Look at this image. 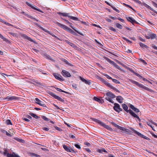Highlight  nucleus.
Segmentation results:
<instances>
[{
	"label": "nucleus",
	"instance_id": "45",
	"mask_svg": "<svg viewBox=\"0 0 157 157\" xmlns=\"http://www.w3.org/2000/svg\"><path fill=\"white\" fill-rule=\"evenodd\" d=\"M72 86L74 89L76 90L77 88V85L75 83H73L72 84Z\"/></svg>",
	"mask_w": 157,
	"mask_h": 157
},
{
	"label": "nucleus",
	"instance_id": "63",
	"mask_svg": "<svg viewBox=\"0 0 157 157\" xmlns=\"http://www.w3.org/2000/svg\"><path fill=\"white\" fill-rule=\"evenodd\" d=\"M80 78L81 80L83 82H85V81H86V80L84 78L80 77Z\"/></svg>",
	"mask_w": 157,
	"mask_h": 157
},
{
	"label": "nucleus",
	"instance_id": "46",
	"mask_svg": "<svg viewBox=\"0 0 157 157\" xmlns=\"http://www.w3.org/2000/svg\"><path fill=\"white\" fill-rule=\"evenodd\" d=\"M112 79L113 81L115 83H118V84L120 83V82L117 79Z\"/></svg>",
	"mask_w": 157,
	"mask_h": 157
},
{
	"label": "nucleus",
	"instance_id": "49",
	"mask_svg": "<svg viewBox=\"0 0 157 157\" xmlns=\"http://www.w3.org/2000/svg\"><path fill=\"white\" fill-rule=\"evenodd\" d=\"M6 123L8 125H9V124L12 125V123L11 122L10 120H6Z\"/></svg>",
	"mask_w": 157,
	"mask_h": 157
},
{
	"label": "nucleus",
	"instance_id": "59",
	"mask_svg": "<svg viewBox=\"0 0 157 157\" xmlns=\"http://www.w3.org/2000/svg\"><path fill=\"white\" fill-rule=\"evenodd\" d=\"M119 20L121 21V22L124 23V19H121V18L119 17L117 18Z\"/></svg>",
	"mask_w": 157,
	"mask_h": 157
},
{
	"label": "nucleus",
	"instance_id": "34",
	"mask_svg": "<svg viewBox=\"0 0 157 157\" xmlns=\"http://www.w3.org/2000/svg\"><path fill=\"white\" fill-rule=\"evenodd\" d=\"M131 71L135 75H136V76H138V77H139L140 78H142L143 77L141 76L140 75L138 74V73L135 72V71Z\"/></svg>",
	"mask_w": 157,
	"mask_h": 157
},
{
	"label": "nucleus",
	"instance_id": "4",
	"mask_svg": "<svg viewBox=\"0 0 157 157\" xmlns=\"http://www.w3.org/2000/svg\"><path fill=\"white\" fill-rule=\"evenodd\" d=\"M34 24L35 25H37V26H38V27H39L42 30H43L45 32H46L47 33H48L50 35H52V36L56 38L58 40H60V39L59 38H58V37H57L55 35L53 34V33H50V32L49 31H48V30L44 29L42 27H41V26H40V25H38L37 23H36V22H34Z\"/></svg>",
	"mask_w": 157,
	"mask_h": 157
},
{
	"label": "nucleus",
	"instance_id": "12",
	"mask_svg": "<svg viewBox=\"0 0 157 157\" xmlns=\"http://www.w3.org/2000/svg\"><path fill=\"white\" fill-rule=\"evenodd\" d=\"M126 18L128 21L131 22L132 24H133L134 23H135L136 24H138V23L131 17H126Z\"/></svg>",
	"mask_w": 157,
	"mask_h": 157
},
{
	"label": "nucleus",
	"instance_id": "62",
	"mask_svg": "<svg viewBox=\"0 0 157 157\" xmlns=\"http://www.w3.org/2000/svg\"><path fill=\"white\" fill-rule=\"evenodd\" d=\"M38 70H39V71L41 72L42 73V74H44V75H48L47 73H44V72L43 71V70L40 69H38Z\"/></svg>",
	"mask_w": 157,
	"mask_h": 157
},
{
	"label": "nucleus",
	"instance_id": "51",
	"mask_svg": "<svg viewBox=\"0 0 157 157\" xmlns=\"http://www.w3.org/2000/svg\"><path fill=\"white\" fill-rule=\"evenodd\" d=\"M147 8L150 10H151L154 11L155 13V11H156L154 10L153 8H152L151 7L149 6V5H148V6H147Z\"/></svg>",
	"mask_w": 157,
	"mask_h": 157
},
{
	"label": "nucleus",
	"instance_id": "23",
	"mask_svg": "<svg viewBox=\"0 0 157 157\" xmlns=\"http://www.w3.org/2000/svg\"><path fill=\"white\" fill-rule=\"evenodd\" d=\"M123 100V98L121 96H117L116 98V100L120 103H122Z\"/></svg>",
	"mask_w": 157,
	"mask_h": 157
},
{
	"label": "nucleus",
	"instance_id": "64",
	"mask_svg": "<svg viewBox=\"0 0 157 157\" xmlns=\"http://www.w3.org/2000/svg\"><path fill=\"white\" fill-rule=\"evenodd\" d=\"M8 151H7V150H6V149H5V150H4V155H7V154H8Z\"/></svg>",
	"mask_w": 157,
	"mask_h": 157
},
{
	"label": "nucleus",
	"instance_id": "53",
	"mask_svg": "<svg viewBox=\"0 0 157 157\" xmlns=\"http://www.w3.org/2000/svg\"><path fill=\"white\" fill-rule=\"evenodd\" d=\"M142 137V138L145 139L147 140H150V139L148 137H146V136L144 135H142V137Z\"/></svg>",
	"mask_w": 157,
	"mask_h": 157
},
{
	"label": "nucleus",
	"instance_id": "38",
	"mask_svg": "<svg viewBox=\"0 0 157 157\" xmlns=\"http://www.w3.org/2000/svg\"><path fill=\"white\" fill-rule=\"evenodd\" d=\"M42 118L46 121H49V119L47 118L46 117L44 116H41Z\"/></svg>",
	"mask_w": 157,
	"mask_h": 157
},
{
	"label": "nucleus",
	"instance_id": "47",
	"mask_svg": "<svg viewBox=\"0 0 157 157\" xmlns=\"http://www.w3.org/2000/svg\"><path fill=\"white\" fill-rule=\"evenodd\" d=\"M16 140L18 141V142L22 143H23L24 142V140L22 139H19V138H17L16 139Z\"/></svg>",
	"mask_w": 157,
	"mask_h": 157
},
{
	"label": "nucleus",
	"instance_id": "7",
	"mask_svg": "<svg viewBox=\"0 0 157 157\" xmlns=\"http://www.w3.org/2000/svg\"><path fill=\"white\" fill-rule=\"evenodd\" d=\"M114 105V106L113 107V109L117 112L119 113L120 111L122 110V109L121 108L120 105L118 104L115 103Z\"/></svg>",
	"mask_w": 157,
	"mask_h": 157
},
{
	"label": "nucleus",
	"instance_id": "3",
	"mask_svg": "<svg viewBox=\"0 0 157 157\" xmlns=\"http://www.w3.org/2000/svg\"><path fill=\"white\" fill-rule=\"evenodd\" d=\"M111 123L115 127H116L120 130L124 131V133L125 134H129L131 132L130 131L129 129H126L125 128L121 127L113 122H111Z\"/></svg>",
	"mask_w": 157,
	"mask_h": 157
},
{
	"label": "nucleus",
	"instance_id": "13",
	"mask_svg": "<svg viewBox=\"0 0 157 157\" xmlns=\"http://www.w3.org/2000/svg\"><path fill=\"white\" fill-rule=\"evenodd\" d=\"M35 100L36 101V103L39 105L45 107H47L46 105L45 104H43V102L40 100L38 98H36Z\"/></svg>",
	"mask_w": 157,
	"mask_h": 157
},
{
	"label": "nucleus",
	"instance_id": "52",
	"mask_svg": "<svg viewBox=\"0 0 157 157\" xmlns=\"http://www.w3.org/2000/svg\"><path fill=\"white\" fill-rule=\"evenodd\" d=\"M109 29L110 30H111L112 31H113V32H116V29H115L114 28L112 27H110L109 28Z\"/></svg>",
	"mask_w": 157,
	"mask_h": 157
},
{
	"label": "nucleus",
	"instance_id": "35",
	"mask_svg": "<svg viewBox=\"0 0 157 157\" xmlns=\"http://www.w3.org/2000/svg\"><path fill=\"white\" fill-rule=\"evenodd\" d=\"M31 7L32 8L34 9V10H36L40 12H41V13H43V12L42 10H41L40 9H37V8H36L34 6L32 5V6Z\"/></svg>",
	"mask_w": 157,
	"mask_h": 157
},
{
	"label": "nucleus",
	"instance_id": "9",
	"mask_svg": "<svg viewBox=\"0 0 157 157\" xmlns=\"http://www.w3.org/2000/svg\"><path fill=\"white\" fill-rule=\"evenodd\" d=\"M62 74L63 76L66 77H70L71 76L69 72L65 70L62 71Z\"/></svg>",
	"mask_w": 157,
	"mask_h": 157
},
{
	"label": "nucleus",
	"instance_id": "25",
	"mask_svg": "<svg viewBox=\"0 0 157 157\" xmlns=\"http://www.w3.org/2000/svg\"><path fill=\"white\" fill-rule=\"evenodd\" d=\"M55 88L58 91L63 92V93H65L66 94H70V93L65 91H64L60 88H57V87H55Z\"/></svg>",
	"mask_w": 157,
	"mask_h": 157
},
{
	"label": "nucleus",
	"instance_id": "41",
	"mask_svg": "<svg viewBox=\"0 0 157 157\" xmlns=\"http://www.w3.org/2000/svg\"><path fill=\"white\" fill-rule=\"evenodd\" d=\"M71 27L75 31V32H77V33H78L79 34L81 35H83V34H82V33L79 32L78 31H77V30H76L75 29V28L73 26H71Z\"/></svg>",
	"mask_w": 157,
	"mask_h": 157
},
{
	"label": "nucleus",
	"instance_id": "1",
	"mask_svg": "<svg viewBox=\"0 0 157 157\" xmlns=\"http://www.w3.org/2000/svg\"><path fill=\"white\" fill-rule=\"evenodd\" d=\"M129 81L132 83L136 85L137 86H138L140 88H142L144 89L147 90L149 92H153V90H152L144 86L142 84L139 83V82H137L134 81L132 79H130Z\"/></svg>",
	"mask_w": 157,
	"mask_h": 157
},
{
	"label": "nucleus",
	"instance_id": "44",
	"mask_svg": "<svg viewBox=\"0 0 157 157\" xmlns=\"http://www.w3.org/2000/svg\"><path fill=\"white\" fill-rule=\"evenodd\" d=\"M123 39L124 40H125L126 41L129 43H130L131 44L132 43V42L130 40H129L128 39H127L125 37H123Z\"/></svg>",
	"mask_w": 157,
	"mask_h": 157
},
{
	"label": "nucleus",
	"instance_id": "30",
	"mask_svg": "<svg viewBox=\"0 0 157 157\" xmlns=\"http://www.w3.org/2000/svg\"><path fill=\"white\" fill-rule=\"evenodd\" d=\"M68 32L75 35L76 36L77 35V34L76 33H75L74 31H73L72 29L70 28L69 29V30Z\"/></svg>",
	"mask_w": 157,
	"mask_h": 157
},
{
	"label": "nucleus",
	"instance_id": "10",
	"mask_svg": "<svg viewBox=\"0 0 157 157\" xmlns=\"http://www.w3.org/2000/svg\"><path fill=\"white\" fill-rule=\"evenodd\" d=\"M63 147L65 150L67 152H74V151L71 147H68L66 145L64 144L63 145Z\"/></svg>",
	"mask_w": 157,
	"mask_h": 157
},
{
	"label": "nucleus",
	"instance_id": "26",
	"mask_svg": "<svg viewBox=\"0 0 157 157\" xmlns=\"http://www.w3.org/2000/svg\"><path fill=\"white\" fill-rule=\"evenodd\" d=\"M29 114L33 117L34 118H36V119H39L40 118V117L37 116L36 114L32 113H29Z\"/></svg>",
	"mask_w": 157,
	"mask_h": 157
},
{
	"label": "nucleus",
	"instance_id": "40",
	"mask_svg": "<svg viewBox=\"0 0 157 157\" xmlns=\"http://www.w3.org/2000/svg\"><path fill=\"white\" fill-rule=\"evenodd\" d=\"M150 36L151 39H154L156 38V35L155 34H150Z\"/></svg>",
	"mask_w": 157,
	"mask_h": 157
},
{
	"label": "nucleus",
	"instance_id": "36",
	"mask_svg": "<svg viewBox=\"0 0 157 157\" xmlns=\"http://www.w3.org/2000/svg\"><path fill=\"white\" fill-rule=\"evenodd\" d=\"M104 83L107 86L111 88V87L113 86L109 82H108L106 81H105V82Z\"/></svg>",
	"mask_w": 157,
	"mask_h": 157
},
{
	"label": "nucleus",
	"instance_id": "6",
	"mask_svg": "<svg viewBox=\"0 0 157 157\" xmlns=\"http://www.w3.org/2000/svg\"><path fill=\"white\" fill-rule=\"evenodd\" d=\"M5 99H7V101H16L18 100L19 99V98L14 96H9L5 98Z\"/></svg>",
	"mask_w": 157,
	"mask_h": 157
},
{
	"label": "nucleus",
	"instance_id": "43",
	"mask_svg": "<svg viewBox=\"0 0 157 157\" xmlns=\"http://www.w3.org/2000/svg\"><path fill=\"white\" fill-rule=\"evenodd\" d=\"M135 133L137 134L138 136L140 137H142V136L143 135L141 133H140V132H138L136 131H135Z\"/></svg>",
	"mask_w": 157,
	"mask_h": 157
},
{
	"label": "nucleus",
	"instance_id": "57",
	"mask_svg": "<svg viewBox=\"0 0 157 157\" xmlns=\"http://www.w3.org/2000/svg\"><path fill=\"white\" fill-rule=\"evenodd\" d=\"M75 146L77 148L80 149L81 148L80 146L78 144H75Z\"/></svg>",
	"mask_w": 157,
	"mask_h": 157
},
{
	"label": "nucleus",
	"instance_id": "31",
	"mask_svg": "<svg viewBox=\"0 0 157 157\" xmlns=\"http://www.w3.org/2000/svg\"><path fill=\"white\" fill-rule=\"evenodd\" d=\"M0 37L3 40L6 42H8L9 40L6 38L4 37L0 33Z\"/></svg>",
	"mask_w": 157,
	"mask_h": 157
},
{
	"label": "nucleus",
	"instance_id": "60",
	"mask_svg": "<svg viewBox=\"0 0 157 157\" xmlns=\"http://www.w3.org/2000/svg\"><path fill=\"white\" fill-rule=\"evenodd\" d=\"M32 50L33 51V52H34L38 53L39 52V51L38 50L35 48H33Z\"/></svg>",
	"mask_w": 157,
	"mask_h": 157
},
{
	"label": "nucleus",
	"instance_id": "48",
	"mask_svg": "<svg viewBox=\"0 0 157 157\" xmlns=\"http://www.w3.org/2000/svg\"><path fill=\"white\" fill-rule=\"evenodd\" d=\"M123 4L126 6H127V7H128L129 8H130V9H132V10H133L134 11H135V10L131 6H129V5H127L126 4H125V3H124Z\"/></svg>",
	"mask_w": 157,
	"mask_h": 157
},
{
	"label": "nucleus",
	"instance_id": "14",
	"mask_svg": "<svg viewBox=\"0 0 157 157\" xmlns=\"http://www.w3.org/2000/svg\"><path fill=\"white\" fill-rule=\"evenodd\" d=\"M129 113L133 117L136 118L138 119L139 121H140V120L138 116L131 109H129Z\"/></svg>",
	"mask_w": 157,
	"mask_h": 157
},
{
	"label": "nucleus",
	"instance_id": "54",
	"mask_svg": "<svg viewBox=\"0 0 157 157\" xmlns=\"http://www.w3.org/2000/svg\"><path fill=\"white\" fill-rule=\"evenodd\" d=\"M86 84L90 85L91 84V82L90 81V80H87L85 81V82Z\"/></svg>",
	"mask_w": 157,
	"mask_h": 157
},
{
	"label": "nucleus",
	"instance_id": "56",
	"mask_svg": "<svg viewBox=\"0 0 157 157\" xmlns=\"http://www.w3.org/2000/svg\"><path fill=\"white\" fill-rule=\"evenodd\" d=\"M111 89H113V90H114L116 91L117 92H120V91H119V90H118V89H117L116 88H115L114 87H113V86L112 87H111Z\"/></svg>",
	"mask_w": 157,
	"mask_h": 157
},
{
	"label": "nucleus",
	"instance_id": "5",
	"mask_svg": "<svg viewBox=\"0 0 157 157\" xmlns=\"http://www.w3.org/2000/svg\"><path fill=\"white\" fill-rule=\"evenodd\" d=\"M106 60L110 64L113 65V66L116 67L117 69H118L122 71V69L121 68L119 67V66L118 65H117L116 63H115L114 61L111 60L110 59L108 58H106Z\"/></svg>",
	"mask_w": 157,
	"mask_h": 157
},
{
	"label": "nucleus",
	"instance_id": "21",
	"mask_svg": "<svg viewBox=\"0 0 157 157\" xmlns=\"http://www.w3.org/2000/svg\"><path fill=\"white\" fill-rule=\"evenodd\" d=\"M61 60L64 62L66 64H67L69 66H73V65L71 64V63H69V62H68V61L66 59H63V58H62L61 59Z\"/></svg>",
	"mask_w": 157,
	"mask_h": 157
},
{
	"label": "nucleus",
	"instance_id": "37",
	"mask_svg": "<svg viewBox=\"0 0 157 157\" xmlns=\"http://www.w3.org/2000/svg\"><path fill=\"white\" fill-rule=\"evenodd\" d=\"M15 155L16 154L15 153H13V154H10L9 153H8L7 154V157H15Z\"/></svg>",
	"mask_w": 157,
	"mask_h": 157
},
{
	"label": "nucleus",
	"instance_id": "2",
	"mask_svg": "<svg viewBox=\"0 0 157 157\" xmlns=\"http://www.w3.org/2000/svg\"><path fill=\"white\" fill-rule=\"evenodd\" d=\"M106 97L105 99L110 102L113 103L114 101L112 99V98H115L116 96L111 92H108L106 94Z\"/></svg>",
	"mask_w": 157,
	"mask_h": 157
},
{
	"label": "nucleus",
	"instance_id": "42",
	"mask_svg": "<svg viewBox=\"0 0 157 157\" xmlns=\"http://www.w3.org/2000/svg\"><path fill=\"white\" fill-rule=\"evenodd\" d=\"M98 78L102 82H103V83H104L105 81H106L104 78H101L100 77H98Z\"/></svg>",
	"mask_w": 157,
	"mask_h": 157
},
{
	"label": "nucleus",
	"instance_id": "8",
	"mask_svg": "<svg viewBox=\"0 0 157 157\" xmlns=\"http://www.w3.org/2000/svg\"><path fill=\"white\" fill-rule=\"evenodd\" d=\"M56 24H57L61 28H63L64 29L67 30L68 31L69 29V28H68L67 26L65 25H64L63 24H61L58 22H56Z\"/></svg>",
	"mask_w": 157,
	"mask_h": 157
},
{
	"label": "nucleus",
	"instance_id": "27",
	"mask_svg": "<svg viewBox=\"0 0 157 157\" xmlns=\"http://www.w3.org/2000/svg\"><path fill=\"white\" fill-rule=\"evenodd\" d=\"M55 98L62 102H63L64 101V99H62L60 97L57 95H56V96L55 97Z\"/></svg>",
	"mask_w": 157,
	"mask_h": 157
},
{
	"label": "nucleus",
	"instance_id": "11",
	"mask_svg": "<svg viewBox=\"0 0 157 157\" xmlns=\"http://www.w3.org/2000/svg\"><path fill=\"white\" fill-rule=\"evenodd\" d=\"M53 75L56 78V79L60 80V81H63L64 79H63L62 77L59 74L56 73H53Z\"/></svg>",
	"mask_w": 157,
	"mask_h": 157
},
{
	"label": "nucleus",
	"instance_id": "24",
	"mask_svg": "<svg viewBox=\"0 0 157 157\" xmlns=\"http://www.w3.org/2000/svg\"><path fill=\"white\" fill-rule=\"evenodd\" d=\"M92 120H93V121H94V122H96V123H98V124H100L101 125V124H102V123H103V122H101L99 120L97 119H95V118H92Z\"/></svg>",
	"mask_w": 157,
	"mask_h": 157
},
{
	"label": "nucleus",
	"instance_id": "20",
	"mask_svg": "<svg viewBox=\"0 0 157 157\" xmlns=\"http://www.w3.org/2000/svg\"><path fill=\"white\" fill-rule=\"evenodd\" d=\"M93 99L95 101L97 102H98L100 103H101L102 102H104L103 100L102 99H100L96 97H94Z\"/></svg>",
	"mask_w": 157,
	"mask_h": 157
},
{
	"label": "nucleus",
	"instance_id": "16",
	"mask_svg": "<svg viewBox=\"0 0 157 157\" xmlns=\"http://www.w3.org/2000/svg\"><path fill=\"white\" fill-rule=\"evenodd\" d=\"M101 126H103V127H104L105 128H106L108 130H109L110 131H113V129L112 128L109 126L105 124L104 123H103L101 125Z\"/></svg>",
	"mask_w": 157,
	"mask_h": 157
},
{
	"label": "nucleus",
	"instance_id": "29",
	"mask_svg": "<svg viewBox=\"0 0 157 157\" xmlns=\"http://www.w3.org/2000/svg\"><path fill=\"white\" fill-rule=\"evenodd\" d=\"M139 44L140 46L143 48H148V47L147 45L142 43L141 42L140 43H139Z\"/></svg>",
	"mask_w": 157,
	"mask_h": 157
},
{
	"label": "nucleus",
	"instance_id": "19",
	"mask_svg": "<svg viewBox=\"0 0 157 157\" xmlns=\"http://www.w3.org/2000/svg\"><path fill=\"white\" fill-rule=\"evenodd\" d=\"M130 107L131 109L135 111L136 113H138L140 112V111L138 109L135 107L134 106L132 105H130Z\"/></svg>",
	"mask_w": 157,
	"mask_h": 157
},
{
	"label": "nucleus",
	"instance_id": "39",
	"mask_svg": "<svg viewBox=\"0 0 157 157\" xmlns=\"http://www.w3.org/2000/svg\"><path fill=\"white\" fill-rule=\"evenodd\" d=\"M65 41L69 45H70L71 46H72L73 47H74L75 44H74L70 42L69 41L67 40H66Z\"/></svg>",
	"mask_w": 157,
	"mask_h": 157
},
{
	"label": "nucleus",
	"instance_id": "28",
	"mask_svg": "<svg viewBox=\"0 0 157 157\" xmlns=\"http://www.w3.org/2000/svg\"><path fill=\"white\" fill-rule=\"evenodd\" d=\"M115 25L116 26L118 29H121L123 27L122 25L118 23H115Z\"/></svg>",
	"mask_w": 157,
	"mask_h": 157
},
{
	"label": "nucleus",
	"instance_id": "61",
	"mask_svg": "<svg viewBox=\"0 0 157 157\" xmlns=\"http://www.w3.org/2000/svg\"><path fill=\"white\" fill-rule=\"evenodd\" d=\"M55 128H56V129L59 131H62V129L59 128L58 127H57V126H56V127H55Z\"/></svg>",
	"mask_w": 157,
	"mask_h": 157
},
{
	"label": "nucleus",
	"instance_id": "55",
	"mask_svg": "<svg viewBox=\"0 0 157 157\" xmlns=\"http://www.w3.org/2000/svg\"><path fill=\"white\" fill-rule=\"evenodd\" d=\"M104 75L105 76L106 78L108 79H112V78L110 77L109 75L107 74H104Z\"/></svg>",
	"mask_w": 157,
	"mask_h": 157
},
{
	"label": "nucleus",
	"instance_id": "58",
	"mask_svg": "<svg viewBox=\"0 0 157 157\" xmlns=\"http://www.w3.org/2000/svg\"><path fill=\"white\" fill-rule=\"evenodd\" d=\"M136 3H138L139 4H142L141 2L138 0H133Z\"/></svg>",
	"mask_w": 157,
	"mask_h": 157
},
{
	"label": "nucleus",
	"instance_id": "17",
	"mask_svg": "<svg viewBox=\"0 0 157 157\" xmlns=\"http://www.w3.org/2000/svg\"><path fill=\"white\" fill-rule=\"evenodd\" d=\"M42 55L43 57H44L47 59L50 60L52 61H53V60L49 55L45 53H43Z\"/></svg>",
	"mask_w": 157,
	"mask_h": 157
},
{
	"label": "nucleus",
	"instance_id": "33",
	"mask_svg": "<svg viewBox=\"0 0 157 157\" xmlns=\"http://www.w3.org/2000/svg\"><path fill=\"white\" fill-rule=\"evenodd\" d=\"M69 18H70L71 19H72L75 21H79L78 18L77 17H75L71 16H70Z\"/></svg>",
	"mask_w": 157,
	"mask_h": 157
},
{
	"label": "nucleus",
	"instance_id": "18",
	"mask_svg": "<svg viewBox=\"0 0 157 157\" xmlns=\"http://www.w3.org/2000/svg\"><path fill=\"white\" fill-rule=\"evenodd\" d=\"M58 14L59 15H62L64 17H69V13H61V12H58Z\"/></svg>",
	"mask_w": 157,
	"mask_h": 157
},
{
	"label": "nucleus",
	"instance_id": "15",
	"mask_svg": "<svg viewBox=\"0 0 157 157\" xmlns=\"http://www.w3.org/2000/svg\"><path fill=\"white\" fill-rule=\"evenodd\" d=\"M22 36L25 38L26 39H27L32 42H33L34 43H36V42L34 41L33 40H32L30 37H29L27 36L25 34H23L22 35Z\"/></svg>",
	"mask_w": 157,
	"mask_h": 157
},
{
	"label": "nucleus",
	"instance_id": "22",
	"mask_svg": "<svg viewBox=\"0 0 157 157\" xmlns=\"http://www.w3.org/2000/svg\"><path fill=\"white\" fill-rule=\"evenodd\" d=\"M122 107L123 109L126 111L127 113L129 112V110H128V107L125 104H122Z\"/></svg>",
	"mask_w": 157,
	"mask_h": 157
},
{
	"label": "nucleus",
	"instance_id": "50",
	"mask_svg": "<svg viewBox=\"0 0 157 157\" xmlns=\"http://www.w3.org/2000/svg\"><path fill=\"white\" fill-rule=\"evenodd\" d=\"M98 151L100 153H102V152H107V151L105 150V149H103L102 150L99 149Z\"/></svg>",
	"mask_w": 157,
	"mask_h": 157
},
{
	"label": "nucleus",
	"instance_id": "32",
	"mask_svg": "<svg viewBox=\"0 0 157 157\" xmlns=\"http://www.w3.org/2000/svg\"><path fill=\"white\" fill-rule=\"evenodd\" d=\"M48 93L50 95H51L52 97L54 98H55V97H56V95L54 93L52 92L48 91Z\"/></svg>",
	"mask_w": 157,
	"mask_h": 157
}]
</instances>
